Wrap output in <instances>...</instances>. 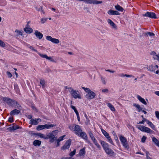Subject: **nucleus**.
Segmentation results:
<instances>
[{"label": "nucleus", "instance_id": "25", "mask_svg": "<svg viewBox=\"0 0 159 159\" xmlns=\"http://www.w3.org/2000/svg\"><path fill=\"white\" fill-rule=\"evenodd\" d=\"M19 128V126L18 125H14L8 128H7V129L9 130L10 131H11L18 129Z\"/></svg>", "mask_w": 159, "mask_h": 159}, {"label": "nucleus", "instance_id": "63", "mask_svg": "<svg viewBox=\"0 0 159 159\" xmlns=\"http://www.w3.org/2000/svg\"><path fill=\"white\" fill-rule=\"evenodd\" d=\"M155 93L156 95L159 96V91H156L155 92Z\"/></svg>", "mask_w": 159, "mask_h": 159}, {"label": "nucleus", "instance_id": "18", "mask_svg": "<svg viewBox=\"0 0 159 159\" xmlns=\"http://www.w3.org/2000/svg\"><path fill=\"white\" fill-rule=\"evenodd\" d=\"M20 112V110L15 109L11 111L10 113V114L11 116H14L15 115L18 114Z\"/></svg>", "mask_w": 159, "mask_h": 159}, {"label": "nucleus", "instance_id": "2", "mask_svg": "<svg viewBox=\"0 0 159 159\" xmlns=\"http://www.w3.org/2000/svg\"><path fill=\"white\" fill-rule=\"evenodd\" d=\"M137 128L139 129L143 132H145L150 134H152L154 132L150 129L143 125H138Z\"/></svg>", "mask_w": 159, "mask_h": 159}, {"label": "nucleus", "instance_id": "61", "mask_svg": "<svg viewBox=\"0 0 159 159\" xmlns=\"http://www.w3.org/2000/svg\"><path fill=\"white\" fill-rule=\"evenodd\" d=\"M76 115H77V118L78 120L79 121H80V118L79 114Z\"/></svg>", "mask_w": 159, "mask_h": 159}, {"label": "nucleus", "instance_id": "38", "mask_svg": "<svg viewBox=\"0 0 159 159\" xmlns=\"http://www.w3.org/2000/svg\"><path fill=\"white\" fill-rule=\"evenodd\" d=\"M15 33L16 34V36H18L19 35H22V33L20 31L16 30L15 31Z\"/></svg>", "mask_w": 159, "mask_h": 159}, {"label": "nucleus", "instance_id": "7", "mask_svg": "<svg viewBox=\"0 0 159 159\" xmlns=\"http://www.w3.org/2000/svg\"><path fill=\"white\" fill-rule=\"evenodd\" d=\"M119 137L123 146L126 148H127L128 145L126 139L122 135H120Z\"/></svg>", "mask_w": 159, "mask_h": 159}, {"label": "nucleus", "instance_id": "46", "mask_svg": "<svg viewBox=\"0 0 159 159\" xmlns=\"http://www.w3.org/2000/svg\"><path fill=\"white\" fill-rule=\"evenodd\" d=\"M75 125H71L69 127V128L71 130L74 131V129H75Z\"/></svg>", "mask_w": 159, "mask_h": 159}, {"label": "nucleus", "instance_id": "4", "mask_svg": "<svg viewBox=\"0 0 159 159\" xmlns=\"http://www.w3.org/2000/svg\"><path fill=\"white\" fill-rule=\"evenodd\" d=\"M55 126V125L45 124L44 125H39L37 126L36 129L38 130H40L44 129H49L51 127H53Z\"/></svg>", "mask_w": 159, "mask_h": 159}, {"label": "nucleus", "instance_id": "41", "mask_svg": "<svg viewBox=\"0 0 159 159\" xmlns=\"http://www.w3.org/2000/svg\"><path fill=\"white\" fill-rule=\"evenodd\" d=\"M40 84L42 85L43 88L44 87L45 81L44 80H40Z\"/></svg>", "mask_w": 159, "mask_h": 159}, {"label": "nucleus", "instance_id": "32", "mask_svg": "<svg viewBox=\"0 0 159 159\" xmlns=\"http://www.w3.org/2000/svg\"><path fill=\"white\" fill-rule=\"evenodd\" d=\"M115 8L118 11H122L123 10V8L119 5H117L115 6Z\"/></svg>", "mask_w": 159, "mask_h": 159}, {"label": "nucleus", "instance_id": "22", "mask_svg": "<svg viewBox=\"0 0 159 159\" xmlns=\"http://www.w3.org/2000/svg\"><path fill=\"white\" fill-rule=\"evenodd\" d=\"M107 22L113 28L116 29L117 27L116 25L111 20L109 19H108Z\"/></svg>", "mask_w": 159, "mask_h": 159}, {"label": "nucleus", "instance_id": "53", "mask_svg": "<svg viewBox=\"0 0 159 159\" xmlns=\"http://www.w3.org/2000/svg\"><path fill=\"white\" fill-rule=\"evenodd\" d=\"M85 117L86 118V119H87V121L86 122V123L87 124V123H88L89 122V120L88 119L87 116L86 114H85Z\"/></svg>", "mask_w": 159, "mask_h": 159}, {"label": "nucleus", "instance_id": "5", "mask_svg": "<svg viewBox=\"0 0 159 159\" xmlns=\"http://www.w3.org/2000/svg\"><path fill=\"white\" fill-rule=\"evenodd\" d=\"M101 130L102 133L106 137V138L107 139L109 142L112 144L114 145L113 142L112 140V139L109 136V134L103 129H102Z\"/></svg>", "mask_w": 159, "mask_h": 159}, {"label": "nucleus", "instance_id": "13", "mask_svg": "<svg viewBox=\"0 0 159 159\" xmlns=\"http://www.w3.org/2000/svg\"><path fill=\"white\" fill-rule=\"evenodd\" d=\"M75 133L78 135H79L82 130L79 125H75V129H74Z\"/></svg>", "mask_w": 159, "mask_h": 159}, {"label": "nucleus", "instance_id": "14", "mask_svg": "<svg viewBox=\"0 0 159 159\" xmlns=\"http://www.w3.org/2000/svg\"><path fill=\"white\" fill-rule=\"evenodd\" d=\"M95 96V93L91 91L89 93L86 95V98L89 99H92L94 98Z\"/></svg>", "mask_w": 159, "mask_h": 159}, {"label": "nucleus", "instance_id": "3", "mask_svg": "<svg viewBox=\"0 0 159 159\" xmlns=\"http://www.w3.org/2000/svg\"><path fill=\"white\" fill-rule=\"evenodd\" d=\"M70 90L69 91L70 93L72 96L75 98H78L81 99V96L79 92L78 91H76L74 90L73 89L71 88H69Z\"/></svg>", "mask_w": 159, "mask_h": 159}, {"label": "nucleus", "instance_id": "23", "mask_svg": "<svg viewBox=\"0 0 159 159\" xmlns=\"http://www.w3.org/2000/svg\"><path fill=\"white\" fill-rule=\"evenodd\" d=\"M143 35L145 37H152L153 38L154 37V34L152 32H147L143 33Z\"/></svg>", "mask_w": 159, "mask_h": 159}, {"label": "nucleus", "instance_id": "64", "mask_svg": "<svg viewBox=\"0 0 159 159\" xmlns=\"http://www.w3.org/2000/svg\"><path fill=\"white\" fill-rule=\"evenodd\" d=\"M155 93L156 95L159 96V91H156L155 92Z\"/></svg>", "mask_w": 159, "mask_h": 159}, {"label": "nucleus", "instance_id": "33", "mask_svg": "<svg viewBox=\"0 0 159 159\" xmlns=\"http://www.w3.org/2000/svg\"><path fill=\"white\" fill-rule=\"evenodd\" d=\"M107 105L108 107L110 109L111 111H115V109L114 107L110 103H107Z\"/></svg>", "mask_w": 159, "mask_h": 159}, {"label": "nucleus", "instance_id": "35", "mask_svg": "<svg viewBox=\"0 0 159 159\" xmlns=\"http://www.w3.org/2000/svg\"><path fill=\"white\" fill-rule=\"evenodd\" d=\"M147 124L153 130H155V125L152 123V122L149 121Z\"/></svg>", "mask_w": 159, "mask_h": 159}, {"label": "nucleus", "instance_id": "31", "mask_svg": "<svg viewBox=\"0 0 159 159\" xmlns=\"http://www.w3.org/2000/svg\"><path fill=\"white\" fill-rule=\"evenodd\" d=\"M37 135L39 137L41 138H43L44 139H47V136H46L44 134H41V133H38L37 134Z\"/></svg>", "mask_w": 159, "mask_h": 159}, {"label": "nucleus", "instance_id": "48", "mask_svg": "<svg viewBox=\"0 0 159 159\" xmlns=\"http://www.w3.org/2000/svg\"><path fill=\"white\" fill-rule=\"evenodd\" d=\"M146 139V137L143 136V137L142 138L141 141L143 143H144Z\"/></svg>", "mask_w": 159, "mask_h": 159}, {"label": "nucleus", "instance_id": "6", "mask_svg": "<svg viewBox=\"0 0 159 159\" xmlns=\"http://www.w3.org/2000/svg\"><path fill=\"white\" fill-rule=\"evenodd\" d=\"M2 100L6 102L9 106H12L15 100H13L8 98L3 97L2 98Z\"/></svg>", "mask_w": 159, "mask_h": 159}, {"label": "nucleus", "instance_id": "59", "mask_svg": "<svg viewBox=\"0 0 159 159\" xmlns=\"http://www.w3.org/2000/svg\"><path fill=\"white\" fill-rule=\"evenodd\" d=\"M114 134V135H115L114 138H115V139L116 140H118V137H117V136H116V133H114V134Z\"/></svg>", "mask_w": 159, "mask_h": 159}, {"label": "nucleus", "instance_id": "21", "mask_svg": "<svg viewBox=\"0 0 159 159\" xmlns=\"http://www.w3.org/2000/svg\"><path fill=\"white\" fill-rule=\"evenodd\" d=\"M101 144L102 145V147L104 149V150L105 151L106 150L109 148H108V145L104 141H101Z\"/></svg>", "mask_w": 159, "mask_h": 159}, {"label": "nucleus", "instance_id": "50", "mask_svg": "<svg viewBox=\"0 0 159 159\" xmlns=\"http://www.w3.org/2000/svg\"><path fill=\"white\" fill-rule=\"evenodd\" d=\"M29 48H30V49H31V50H33V51H35V52H37V50L36 49H34V48H33L32 46H30L29 47Z\"/></svg>", "mask_w": 159, "mask_h": 159}, {"label": "nucleus", "instance_id": "19", "mask_svg": "<svg viewBox=\"0 0 159 159\" xmlns=\"http://www.w3.org/2000/svg\"><path fill=\"white\" fill-rule=\"evenodd\" d=\"M107 13L108 14L111 15H119L120 14V13L118 11L112 10H109Z\"/></svg>", "mask_w": 159, "mask_h": 159}, {"label": "nucleus", "instance_id": "9", "mask_svg": "<svg viewBox=\"0 0 159 159\" xmlns=\"http://www.w3.org/2000/svg\"><path fill=\"white\" fill-rule=\"evenodd\" d=\"M143 16L148 17L152 18H156L157 17L155 14L153 12H147L145 14L143 15Z\"/></svg>", "mask_w": 159, "mask_h": 159}, {"label": "nucleus", "instance_id": "42", "mask_svg": "<svg viewBox=\"0 0 159 159\" xmlns=\"http://www.w3.org/2000/svg\"><path fill=\"white\" fill-rule=\"evenodd\" d=\"M71 108L72 109H73L74 110L76 115L79 114L78 112V111L75 108V107H74V106L72 105L71 106Z\"/></svg>", "mask_w": 159, "mask_h": 159}, {"label": "nucleus", "instance_id": "54", "mask_svg": "<svg viewBox=\"0 0 159 159\" xmlns=\"http://www.w3.org/2000/svg\"><path fill=\"white\" fill-rule=\"evenodd\" d=\"M151 54L152 55H153V56H155V57H156V55H157V54L156 53L154 52V51H153V52H152L151 53Z\"/></svg>", "mask_w": 159, "mask_h": 159}, {"label": "nucleus", "instance_id": "11", "mask_svg": "<svg viewBox=\"0 0 159 159\" xmlns=\"http://www.w3.org/2000/svg\"><path fill=\"white\" fill-rule=\"evenodd\" d=\"M46 39L49 40L51 41L52 43H55L58 44L59 43V40L53 38L51 36H46Z\"/></svg>", "mask_w": 159, "mask_h": 159}, {"label": "nucleus", "instance_id": "1", "mask_svg": "<svg viewBox=\"0 0 159 159\" xmlns=\"http://www.w3.org/2000/svg\"><path fill=\"white\" fill-rule=\"evenodd\" d=\"M58 132L57 130H56L52 131L51 132L49 133L47 135V139H50V142L53 143L56 140H57V137L56 136Z\"/></svg>", "mask_w": 159, "mask_h": 159}, {"label": "nucleus", "instance_id": "15", "mask_svg": "<svg viewBox=\"0 0 159 159\" xmlns=\"http://www.w3.org/2000/svg\"><path fill=\"white\" fill-rule=\"evenodd\" d=\"M39 54L42 58H45L47 59L50 60L51 61L54 62V60L52 59L51 57H48L47 55L45 54H43L40 53H38Z\"/></svg>", "mask_w": 159, "mask_h": 159}, {"label": "nucleus", "instance_id": "62", "mask_svg": "<svg viewBox=\"0 0 159 159\" xmlns=\"http://www.w3.org/2000/svg\"><path fill=\"white\" fill-rule=\"evenodd\" d=\"M106 70L107 71L109 72L112 73H113L114 72V71L113 70Z\"/></svg>", "mask_w": 159, "mask_h": 159}, {"label": "nucleus", "instance_id": "16", "mask_svg": "<svg viewBox=\"0 0 159 159\" xmlns=\"http://www.w3.org/2000/svg\"><path fill=\"white\" fill-rule=\"evenodd\" d=\"M158 66L157 65L155 66H153L152 65H150L148 67L147 69L151 71H154L157 68Z\"/></svg>", "mask_w": 159, "mask_h": 159}, {"label": "nucleus", "instance_id": "29", "mask_svg": "<svg viewBox=\"0 0 159 159\" xmlns=\"http://www.w3.org/2000/svg\"><path fill=\"white\" fill-rule=\"evenodd\" d=\"M152 141L157 146L159 147V141L155 137H153L152 138Z\"/></svg>", "mask_w": 159, "mask_h": 159}, {"label": "nucleus", "instance_id": "58", "mask_svg": "<svg viewBox=\"0 0 159 159\" xmlns=\"http://www.w3.org/2000/svg\"><path fill=\"white\" fill-rule=\"evenodd\" d=\"M143 121L144 122L145 121H146L147 122V123H148V121H149V120H147L145 118H143Z\"/></svg>", "mask_w": 159, "mask_h": 159}, {"label": "nucleus", "instance_id": "55", "mask_svg": "<svg viewBox=\"0 0 159 159\" xmlns=\"http://www.w3.org/2000/svg\"><path fill=\"white\" fill-rule=\"evenodd\" d=\"M101 79L102 81L103 84H105L106 83V82L105 80V79L103 78L102 77H101Z\"/></svg>", "mask_w": 159, "mask_h": 159}, {"label": "nucleus", "instance_id": "56", "mask_svg": "<svg viewBox=\"0 0 159 159\" xmlns=\"http://www.w3.org/2000/svg\"><path fill=\"white\" fill-rule=\"evenodd\" d=\"M8 121L10 122H12L13 121V119L12 117H10Z\"/></svg>", "mask_w": 159, "mask_h": 159}, {"label": "nucleus", "instance_id": "52", "mask_svg": "<svg viewBox=\"0 0 159 159\" xmlns=\"http://www.w3.org/2000/svg\"><path fill=\"white\" fill-rule=\"evenodd\" d=\"M154 59L159 61V54L158 55H156V57H154Z\"/></svg>", "mask_w": 159, "mask_h": 159}, {"label": "nucleus", "instance_id": "34", "mask_svg": "<svg viewBox=\"0 0 159 159\" xmlns=\"http://www.w3.org/2000/svg\"><path fill=\"white\" fill-rule=\"evenodd\" d=\"M85 153V148H84L82 149H81L79 152V154L80 156H83L84 155Z\"/></svg>", "mask_w": 159, "mask_h": 159}, {"label": "nucleus", "instance_id": "8", "mask_svg": "<svg viewBox=\"0 0 159 159\" xmlns=\"http://www.w3.org/2000/svg\"><path fill=\"white\" fill-rule=\"evenodd\" d=\"M71 144V140L70 139H69L67 140L64 145L61 148L62 150H66L68 149Z\"/></svg>", "mask_w": 159, "mask_h": 159}, {"label": "nucleus", "instance_id": "26", "mask_svg": "<svg viewBox=\"0 0 159 159\" xmlns=\"http://www.w3.org/2000/svg\"><path fill=\"white\" fill-rule=\"evenodd\" d=\"M12 106H14V105H16V107H15L17 109H18L19 110H20L21 108V107L20 105L18 103V102L14 101Z\"/></svg>", "mask_w": 159, "mask_h": 159}, {"label": "nucleus", "instance_id": "20", "mask_svg": "<svg viewBox=\"0 0 159 159\" xmlns=\"http://www.w3.org/2000/svg\"><path fill=\"white\" fill-rule=\"evenodd\" d=\"M34 34L35 35L37 38H39L40 39H42L43 36V34L42 33L36 30L35 31Z\"/></svg>", "mask_w": 159, "mask_h": 159}, {"label": "nucleus", "instance_id": "24", "mask_svg": "<svg viewBox=\"0 0 159 159\" xmlns=\"http://www.w3.org/2000/svg\"><path fill=\"white\" fill-rule=\"evenodd\" d=\"M137 98L142 103L144 104V105H147V103L145 101L144 99L142 98L139 95H137Z\"/></svg>", "mask_w": 159, "mask_h": 159}, {"label": "nucleus", "instance_id": "17", "mask_svg": "<svg viewBox=\"0 0 159 159\" xmlns=\"http://www.w3.org/2000/svg\"><path fill=\"white\" fill-rule=\"evenodd\" d=\"M105 151L107 154L110 156H112L114 153L113 151L109 148L106 150Z\"/></svg>", "mask_w": 159, "mask_h": 159}, {"label": "nucleus", "instance_id": "39", "mask_svg": "<svg viewBox=\"0 0 159 159\" xmlns=\"http://www.w3.org/2000/svg\"><path fill=\"white\" fill-rule=\"evenodd\" d=\"M82 88L84 89L85 91L89 93L91 91L89 88H85L84 87H82Z\"/></svg>", "mask_w": 159, "mask_h": 159}, {"label": "nucleus", "instance_id": "57", "mask_svg": "<svg viewBox=\"0 0 159 159\" xmlns=\"http://www.w3.org/2000/svg\"><path fill=\"white\" fill-rule=\"evenodd\" d=\"M108 89H105L102 90V92H108Z\"/></svg>", "mask_w": 159, "mask_h": 159}, {"label": "nucleus", "instance_id": "30", "mask_svg": "<svg viewBox=\"0 0 159 159\" xmlns=\"http://www.w3.org/2000/svg\"><path fill=\"white\" fill-rule=\"evenodd\" d=\"M24 30L27 33H30L33 31V30L31 28H24Z\"/></svg>", "mask_w": 159, "mask_h": 159}, {"label": "nucleus", "instance_id": "51", "mask_svg": "<svg viewBox=\"0 0 159 159\" xmlns=\"http://www.w3.org/2000/svg\"><path fill=\"white\" fill-rule=\"evenodd\" d=\"M7 75L9 77L11 78L12 76L11 74L9 72L7 71Z\"/></svg>", "mask_w": 159, "mask_h": 159}, {"label": "nucleus", "instance_id": "60", "mask_svg": "<svg viewBox=\"0 0 159 159\" xmlns=\"http://www.w3.org/2000/svg\"><path fill=\"white\" fill-rule=\"evenodd\" d=\"M32 116L31 115H28L27 116V117L29 119H31L32 118Z\"/></svg>", "mask_w": 159, "mask_h": 159}, {"label": "nucleus", "instance_id": "37", "mask_svg": "<svg viewBox=\"0 0 159 159\" xmlns=\"http://www.w3.org/2000/svg\"><path fill=\"white\" fill-rule=\"evenodd\" d=\"M133 105L136 107L138 109L139 111H141L142 110V108H141L139 105L136 104H134Z\"/></svg>", "mask_w": 159, "mask_h": 159}, {"label": "nucleus", "instance_id": "47", "mask_svg": "<svg viewBox=\"0 0 159 159\" xmlns=\"http://www.w3.org/2000/svg\"><path fill=\"white\" fill-rule=\"evenodd\" d=\"M155 115L157 118L159 120V112L158 111H156L155 112Z\"/></svg>", "mask_w": 159, "mask_h": 159}, {"label": "nucleus", "instance_id": "45", "mask_svg": "<svg viewBox=\"0 0 159 159\" xmlns=\"http://www.w3.org/2000/svg\"><path fill=\"white\" fill-rule=\"evenodd\" d=\"M76 152V149H74V151L72 152H71L69 155L70 156L72 157L73 156L75 153Z\"/></svg>", "mask_w": 159, "mask_h": 159}, {"label": "nucleus", "instance_id": "49", "mask_svg": "<svg viewBox=\"0 0 159 159\" xmlns=\"http://www.w3.org/2000/svg\"><path fill=\"white\" fill-rule=\"evenodd\" d=\"M36 9L38 11H39L40 10H42V11H43L42 10V7H36Z\"/></svg>", "mask_w": 159, "mask_h": 159}, {"label": "nucleus", "instance_id": "10", "mask_svg": "<svg viewBox=\"0 0 159 159\" xmlns=\"http://www.w3.org/2000/svg\"><path fill=\"white\" fill-rule=\"evenodd\" d=\"M89 133L90 137L91 138L92 140H93L95 144L97 146L98 148H101L100 146L97 142L96 139L94 137L91 131H89Z\"/></svg>", "mask_w": 159, "mask_h": 159}, {"label": "nucleus", "instance_id": "36", "mask_svg": "<svg viewBox=\"0 0 159 159\" xmlns=\"http://www.w3.org/2000/svg\"><path fill=\"white\" fill-rule=\"evenodd\" d=\"M119 76L121 77H124L125 76L127 77H130L132 76L131 75L127 74H124L123 73L119 75Z\"/></svg>", "mask_w": 159, "mask_h": 159}, {"label": "nucleus", "instance_id": "40", "mask_svg": "<svg viewBox=\"0 0 159 159\" xmlns=\"http://www.w3.org/2000/svg\"><path fill=\"white\" fill-rule=\"evenodd\" d=\"M0 46L2 47H5L6 46V44L2 40L0 39Z\"/></svg>", "mask_w": 159, "mask_h": 159}, {"label": "nucleus", "instance_id": "44", "mask_svg": "<svg viewBox=\"0 0 159 159\" xmlns=\"http://www.w3.org/2000/svg\"><path fill=\"white\" fill-rule=\"evenodd\" d=\"M65 135H64L60 137L58 139H57V141H58V142H60V141L62 140L63 139V138L65 137Z\"/></svg>", "mask_w": 159, "mask_h": 159}, {"label": "nucleus", "instance_id": "28", "mask_svg": "<svg viewBox=\"0 0 159 159\" xmlns=\"http://www.w3.org/2000/svg\"><path fill=\"white\" fill-rule=\"evenodd\" d=\"M41 142L40 141L38 140H36L34 141L33 144L35 146H40L41 144Z\"/></svg>", "mask_w": 159, "mask_h": 159}, {"label": "nucleus", "instance_id": "27", "mask_svg": "<svg viewBox=\"0 0 159 159\" xmlns=\"http://www.w3.org/2000/svg\"><path fill=\"white\" fill-rule=\"evenodd\" d=\"M80 136L85 139H87V137L86 134L82 131L81 132L79 135Z\"/></svg>", "mask_w": 159, "mask_h": 159}, {"label": "nucleus", "instance_id": "12", "mask_svg": "<svg viewBox=\"0 0 159 159\" xmlns=\"http://www.w3.org/2000/svg\"><path fill=\"white\" fill-rule=\"evenodd\" d=\"M41 120L40 118L32 119L30 120V124L31 125H38V123L40 122H41Z\"/></svg>", "mask_w": 159, "mask_h": 159}, {"label": "nucleus", "instance_id": "43", "mask_svg": "<svg viewBox=\"0 0 159 159\" xmlns=\"http://www.w3.org/2000/svg\"><path fill=\"white\" fill-rule=\"evenodd\" d=\"M47 18H43L41 19V23L42 24L44 23L47 20Z\"/></svg>", "mask_w": 159, "mask_h": 159}]
</instances>
